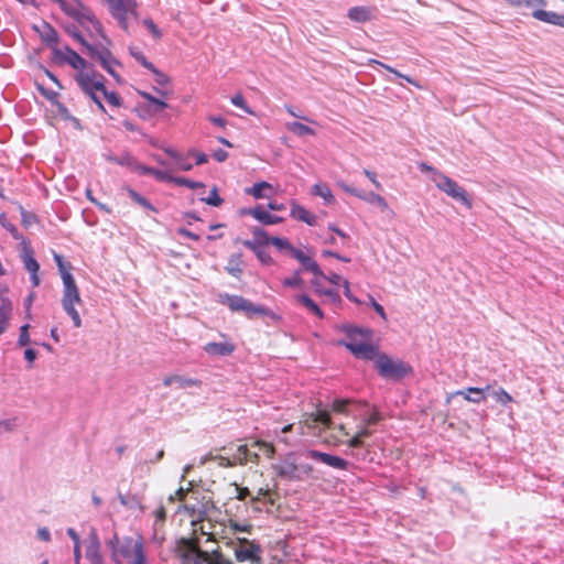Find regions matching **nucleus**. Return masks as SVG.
I'll return each mask as SVG.
<instances>
[{"label": "nucleus", "instance_id": "obj_25", "mask_svg": "<svg viewBox=\"0 0 564 564\" xmlns=\"http://www.w3.org/2000/svg\"><path fill=\"white\" fill-rule=\"evenodd\" d=\"M311 193L314 196L321 197L326 205L335 204V196L325 183H315L311 188Z\"/></svg>", "mask_w": 564, "mask_h": 564}, {"label": "nucleus", "instance_id": "obj_18", "mask_svg": "<svg viewBox=\"0 0 564 564\" xmlns=\"http://www.w3.org/2000/svg\"><path fill=\"white\" fill-rule=\"evenodd\" d=\"M54 52L56 56L63 57L75 69H78L79 72L85 70L86 62L75 51L66 46L64 51L54 48Z\"/></svg>", "mask_w": 564, "mask_h": 564}, {"label": "nucleus", "instance_id": "obj_37", "mask_svg": "<svg viewBox=\"0 0 564 564\" xmlns=\"http://www.w3.org/2000/svg\"><path fill=\"white\" fill-rule=\"evenodd\" d=\"M170 178L171 180L167 181L169 183H173L180 186H186L193 189L205 186L202 182L192 181L185 177L173 176L172 174H170Z\"/></svg>", "mask_w": 564, "mask_h": 564}, {"label": "nucleus", "instance_id": "obj_9", "mask_svg": "<svg viewBox=\"0 0 564 564\" xmlns=\"http://www.w3.org/2000/svg\"><path fill=\"white\" fill-rule=\"evenodd\" d=\"M113 19L124 31H128L131 21L138 19V3L135 0H106Z\"/></svg>", "mask_w": 564, "mask_h": 564}, {"label": "nucleus", "instance_id": "obj_3", "mask_svg": "<svg viewBox=\"0 0 564 564\" xmlns=\"http://www.w3.org/2000/svg\"><path fill=\"white\" fill-rule=\"evenodd\" d=\"M343 332L347 335V339L339 341V345L345 346L356 358L375 359L378 348L372 345V332L369 328L347 325L343 327Z\"/></svg>", "mask_w": 564, "mask_h": 564}, {"label": "nucleus", "instance_id": "obj_2", "mask_svg": "<svg viewBox=\"0 0 564 564\" xmlns=\"http://www.w3.org/2000/svg\"><path fill=\"white\" fill-rule=\"evenodd\" d=\"M53 258L56 262L62 283H63V293H62V307L65 313L70 317L74 327L80 328L83 326V321L77 310V305L82 304V297L79 294V289L76 284V281L73 274L69 271V268L63 260V257L56 252L53 253Z\"/></svg>", "mask_w": 564, "mask_h": 564}, {"label": "nucleus", "instance_id": "obj_17", "mask_svg": "<svg viewBox=\"0 0 564 564\" xmlns=\"http://www.w3.org/2000/svg\"><path fill=\"white\" fill-rule=\"evenodd\" d=\"M290 216L292 218L303 221L308 226H315L317 224V217L300 205L295 199L290 200Z\"/></svg>", "mask_w": 564, "mask_h": 564}, {"label": "nucleus", "instance_id": "obj_49", "mask_svg": "<svg viewBox=\"0 0 564 564\" xmlns=\"http://www.w3.org/2000/svg\"><path fill=\"white\" fill-rule=\"evenodd\" d=\"M230 101L234 106L242 109L245 112L249 115L253 113L241 94H236L235 96H232Z\"/></svg>", "mask_w": 564, "mask_h": 564}, {"label": "nucleus", "instance_id": "obj_4", "mask_svg": "<svg viewBox=\"0 0 564 564\" xmlns=\"http://www.w3.org/2000/svg\"><path fill=\"white\" fill-rule=\"evenodd\" d=\"M176 554L182 564H234L220 552L212 553L202 551L193 540L182 539L176 545Z\"/></svg>", "mask_w": 564, "mask_h": 564}, {"label": "nucleus", "instance_id": "obj_28", "mask_svg": "<svg viewBox=\"0 0 564 564\" xmlns=\"http://www.w3.org/2000/svg\"><path fill=\"white\" fill-rule=\"evenodd\" d=\"M292 256L308 271L312 273H319V265L311 257L306 256L299 249H292Z\"/></svg>", "mask_w": 564, "mask_h": 564}, {"label": "nucleus", "instance_id": "obj_63", "mask_svg": "<svg viewBox=\"0 0 564 564\" xmlns=\"http://www.w3.org/2000/svg\"><path fill=\"white\" fill-rule=\"evenodd\" d=\"M364 174L366 177L376 186V188L381 189L382 185L377 178V174L370 170H364Z\"/></svg>", "mask_w": 564, "mask_h": 564}, {"label": "nucleus", "instance_id": "obj_16", "mask_svg": "<svg viewBox=\"0 0 564 564\" xmlns=\"http://www.w3.org/2000/svg\"><path fill=\"white\" fill-rule=\"evenodd\" d=\"M543 8L544 7H532V17L540 22L564 29V14L555 11H546Z\"/></svg>", "mask_w": 564, "mask_h": 564}, {"label": "nucleus", "instance_id": "obj_26", "mask_svg": "<svg viewBox=\"0 0 564 564\" xmlns=\"http://www.w3.org/2000/svg\"><path fill=\"white\" fill-rule=\"evenodd\" d=\"M219 302L227 305L231 312H242L246 299L240 295L220 294Z\"/></svg>", "mask_w": 564, "mask_h": 564}, {"label": "nucleus", "instance_id": "obj_21", "mask_svg": "<svg viewBox=\"0 0 564 564\" xmlns=\"http://www.w3.org/2000/svg\"><path fill=\"white\" fill-rule=\"evenodd\" d=\"M13 305L8 296H2V303L0 304V335L3 334L12 316Z\"/></svg>", "mask_w": 564, "mask_h": 564}, {"label": "nucleus", "instance_id": "obj_53", "mask_svg": "<svg viewBox=\"0 0 564 564\" xmlns=\"http://www.w3.org/2000/svg\"><path fill=\"white\" fill-rule=\"evenodd\" d=\"M29 328H30V325L29 324H23L21 327H20V335H19V338H18V345L19 346H25L30 343V335H29Z\"/></svg>", "mask_w": 564, "mask_h": 564}, {"label": "nucleus", "instance_id": "obj_46", "mask_svg": "<svg viewBox=\"0 0 564 564\" xmlns=\"http://www.w3.org/2000/svg\"><path fill=\"white\" fill-rule=\"evenodd\" d=\"M282 284L285 288H302L303 286V279L300 275L299 271H295L291 276L285 278L282 281Z\"/></svg>", "mask_w": 564, "mask_h": 564}, {"label": "nucleus", "instance_id": "obj_34", "mask_svg": "<svg viewBox=\"0 0 564 564\" xmlns=\"http://www.w3.org/2000/svg\"><path fill=\"white\" fill-rule=\"evenodd\" d=\"M359 199H362L369 204H375L381 208V210H389V205L387 200L379 194L375 192L364 193L361 192V196H359Z\"/></svg>", "mask_w": 564, "mask_h": 564}, {"label": "nucleus", "instance_id": "obj_50", "mask_svg": "<svg viewBox=\"0 0 564 564\" xmlns=\"http://www.w3.org/2000/svg\"><path fill=\"white\" fill-rule=\"evenodd\" d=\"M17 426V419L14 417L0 421V435L13 432Z\"/></svg>", "mask_w": 564, "mask_h": 564}, {"label": "nucleus", "instance_id": "obj_13", "mask_svg": "<svg viewBox=\"0 0 564 564\" xmlns=\"http://www.w3.org/2000/svg\"><path fill=\"white\" fill-rule=\"evenodd\" d=\"M91 52V56L96 58L102 68L110 75L117 83H122L121 77L117 74L115 67L119 65V62L112 56L107 48H94L88 47Z\"/></svg>", "mask_w": 564, "mask_h": 564}, {"label": "nucleus", "instance_id": "obj_1", "mask_svg": "<svg viewBox=\"0 0 564 564\" xmlns=\"http://www.w3.org/2000/svg\"><path fill=\"white\" fill-rule=\"evenodd\" d=\"M106 544L115 564H150L143 541L140 536L119 538L118 534L115 533Z\"/></svg>", "mask_w": 564, "mask_h": 564}, {"label": "nucleus", "instance_id": "obj_48", "mask_svg": "<svg viewBox=\"0 0 564 564\" xmlns=\"http://www.w3.org/2000/svg\"><path fill=\"white\" fill-rule=\"evenodd\" d=\"M149 70L153 74L154 82L156 83L158 86L165 87L170 84V77L162 73L160 69H158L155 66H153V68Z\"/></svg>", "mask_w": 564, "mask_h": 564}, {"label": "nucleus", "instance_id": "obj_64", "mask_svg": "<svg viewBox=\"0 0 564 564\" xmlns=\"http://www.w3.org/2000/svg\"><path fill=\"white\" fill-rule=\"evenodd\" d=\"M118 499L123 507L133 508L137 505V500L134 498L129 499L127 496L120 492L118 494Z\"/></svg>", "mask_w": 564, "mask_h": 564}, {"label": "nucleus", "instance_id": "obj_51", "mask_svg": "<svg viewBox=\"0 0 564 564\" xmlns=\"http://www.w3.org/2000/svg\"><path fill=\"white\" fill-rule=\"evenodd\" d=\"M268 241L271 245H273L274 247H276L279 250L286 249L292 252V249H294L285 238L272 237V238L268 239Z\"/></svg>", "mask_w": 564, "mask_h": 564}, {"label": "nucleus", "instance_id": "obj_36", "mask_svg": "<svg viewBox=\"0 0 564 564\" xmlns=\"http://www.w3.org/2000/svg\"><path fill=\"white\" fill-rule=\"evenodd\" d=\"M129 53L140 65H142L148 70L153 68L154 65L145 57L143 52L138 47H129Z\"/></svg>", "mask_w": 564, "mask_h": 564}, {"label": "nucleus", "instance_id": "obj_31", "mask_svg": "<svg viewBox=\"0 0 564 564\" xmlns=\"http://www.w3.org/2000/svg\"><path fill=\"white\" fill-rule=\"evenodd\" d=\"M285 128L297 137L315 135L313 128L299 121L286 122Z\"/></svg>", "mask_w": 564, "mask_h": 564}, {"label": "nucleus", "instance_id": "obj_59", "mask_svg": "<svg viewBox=\"0 0 564 564\" xmlns=\"http://www.w3.org/2000/svg\"><path fill=\"white\" fill-rule=\"evenodd\" d=\"M370 306L377 312V314L383 319L387 321V314L381 304H379L373 297H369Z\"/></svg>", "mask_w": 564, "mask_h": 564}, {"label": "nucleus", "instance_id": "obj_41", "mask_svg": "<svg viewBox=\"0 0 564 564\" xmlns=\"http://www.w3.org/2000/svg\"><path fill=\"white\" fill-rule=\"evenodd\" d=\"M240 258L241 256L239 253L234 254L230 258L228 265L226 267L227 272L232 276H239V274L241 273V269L239 267Z\"/></svg>", "mask_w": 564, "mask_h": 564}, {"label": "nucleus", "instance_id": "obj_10", "mask_svg": "<svg viewBox=\"0 0 564 564\" xmlns=\"http://www.w3.org/2000/svg\"><path fill=\"white\" fill-rule=\"evenodd\" d=\"M237 542L238 543L234 549V553L238 562H247L249 564L261 563L262 549L260 544L253 540H248L245 538H238Z\"/></svg>", "mask_w": 564, "mask_h": 564}, {"label": "nucleus", "instance_id": "obj_30", "mask_svg": "<svg viewBox=\"0 0 564 564\" xmlns=\"http://www.w3.org/2000/svg\"><path fill=\"white\" fill-rule=\"evenodd\" d=\"M294 300L302 304L306 310H308L314 315L318 316L319 318L324 317V314L319 306L306 294H296L294 295Z\"/></svg>", "mask_w": 564, "mask_h": 564}, {"label": "nucleus", "instance_id": "obj_45", "mask_svg": "<svg viewBox=\"0 0 564 564\" xmlns=\"http://www.w3.org/2000/svg\"><path fill=\"white\" fill-rule=\"evenodd\" d=\"M313 279L311 281V285L316 294H318L324 289V281H326V274L319 269V273H313Z\"/></svg>", "mask_w": 564, "mask_h": 564}, {"label": "nucleus", "instance_id": "obj_19", "mask_svg": "<svg viewBox=\"0 0 564 564\" xmlns=\"http://www.w3.org/2000/svg\"><path fill=\"white\" fill-rule=\"evenodd\" d=\"M246 214L251 215L256 220L263 225H275L283 221V218L269 212L264 210L261 206H256L252 209L245 212Z\"/></svg>", "mask_w": 564, "mask_h": 564}, {"label": "nucleus", "instance_id": "obj_32", "mask_svg": "<svg viewBox=\"0 0 564 564\" xmlns=\"http://www.w3.org/2000/svg\"><path fill=\"white\" fill-rule=\"evenodd\" d=\"M251 457L257 458L258 454H251L246 445H239L236 452L232 454L231 459L234 465L236 464H245L251 460Z\"/></svg>", "mask_w": 564, "mask_h": 564}, {"label": "nucleus", "instance_id": "obj_56", "mask_svg": "<svg viewBox=\"0 0 564 564\" xmlns=\"http://www.w3.org/2000/svg\"><path fill=\"white\" fill-rule=\"evenodd\" d=\"M349 402L350 401L347 399L335 400L332 404V410L338 413H346V408L349 404Z\"/></svg>", "mask_w": 564, "mask_h": 564}, {"label": "nucleus", "instance_id": "obj_6", "mask_svg": "<svg viewBox=\"0 0 564 564\" xmlns=\"http://www.w3.org/2000/svg\"><path fill=\"white\" fill-rule=\"evenodd\" d=\"M75 79L84 94L88 96L100 110L105 111L100 97L105 87L104 77L95 72L82 70L77 73Z\"/></svg>", "mask_w": 564, "mask_h": 564}, {"label": "nucleus", "instance_id": "obj_58", "mask_svg": "<svg viewBox=\"0 0 564 564\" xmlns=\"http://www.w3.org/2000/svg\"><path fill=\"white\" fill-rule=\"evenodd\" d=\"M175 381L182 388L199 386V381L196 379H192V378L175 377Z\"/></svg>", "mask_w": 564, "mask_h": 564}, {"label": "nucleus", "instance_id": "obj_20", "mask_svg": "<svg viewBox=\"0 0 564 564\" xmlns=\"http://www.w3.org/2000/svg\"><path fill=\"white\" fill-rule=\"evenodd\" d=\"M235 345L230 341L223 343H207L204 346V351L209 356H229L234 352Z\"/></svg>", "mask_w": 564, "mask_h": 564}, {"label": "nucleus", "instance_id": "obj_39", "mask_svg": "<svg viewBox=\"0 0 564 564\" xmlns=\"http://www.w3.org/2000/svg\"><path fill=\"white\" fill-rule=\"evenodd\" d=\"M101 101L105 99L112 107L121 106V98L115 91H108L106 87H104V91L100 94Z\"/></svg>", "mask_w": 564, "mask_h": 564}, {"label": "nucleus", "instance_id": "obj_47", "mask_svg": "<svg viewBox=\"0 0 564 564\" xmlns=\"http://www.w3.org/2000/svg\"><path fill=\"white\" fill-rule=\"evenodd\" d=\"M202 200L205 204L215 206V207L220 206L223 204V199L219 197L218 189L216 186H214L210 189L209 195L207 197L202 198Z\"/></svg>", "mask_w": 564, "mask_h": 564}, {"label": "nucleus", "instance_id": "obj_55", "mask_svg": "<svg viewBox=\"0 0 564 564\" xmlns=\"http://www.w3.org/2000/svg\"><path fill=\"white\" fill-rule=\"evenodd\" d=\"M252 525L248 523H239L237 521L230 520L229 521V529H231L235 532H250Z\"/></svg>", "mask_w": 564, "mask_h": 564}, {"label": "nucleus", "instance_id": "obj_62", "mask_svg": "<svg viewBox=\"0 0 564 564\" xmlns=\"http://www.w3.org/2000/svg\"><path fill=\"white\" fill-rule=\"evenodd\" d=\"M337 185L346 193L350 194V195H354L356 197L359 198V196H361V191L344 183V182H338Z\"/></svg>", "mask_w": 564, "mask_h": 564}, {"label": "nucleus", "instance_id": "obj_24", "mask_svg": "<svg viewBox=\"0 0 564 564\" xmlns=\"http://www.w3.org/2000/svg\"><path fill=\"white\" fill-rule=\"evenodd\" d=\"M134 171L139 172L140 174L151 175L155 180L161 181V182H167L169 180H171L170 178V174L171 173L169 171H163V170H158V169L149 167V166L143 165L141 163H135L134 164Z\"/></svg>", "mask_w": 564, "mask_h": 564}, {"label": "nucleus", "instance_id": "obj_44", "mask_svg": "<svg viewBox=\"0 0 564 564\" xmlns=\"http://www.w3.org/2000/svg\"><path fill=\"white\" fill-rule=\"evenodd\" d=\"M0 225H1L4 229H7V230L12 235V237H13L14 239H21V240L23 239V238L20 236V234H19V231H18L17 227H15L13 224H11V223L7 219V216H6V214H4V213H1V214H0Z\"/></svg>", "mask_w": 564, "mask_h": 564}, {"label": "nucleus", "instance_id": "obj_15", "mask_svg": "<svg viewBox=\"0 0 564 564\" xmlns=\"http://www.w3.org/2000/svg\"><path fill=\"white\" fill-rule=\"evenodd\" d=\"M489 386L486 388H478V387H468L464 390H458L452 393H448L446 397V404H449L452 400L457 397L462 395L466 401L471 403H480L486 399V391L489 390Z\"/></svg>", "mask_w": 564, "mask_h": 564}, {"label": "nucleus", "instance_id": "obj_42", "mask_svg": "<svg viewBox=\"0 0 564 564\" xmlns=\"http://www.w3.org/2000/svg\"><path fill=\"white\" fill-rule=\"evenodd\" d=\"M492 398L501 403L502 405H507L513 401L511 394H509L503 388H499L491 393Z\"/></svg>", "mask_w": 564, "mask_h": 564}, {"label": "nucleus", "instance_id": "obj_29", "mask_svg": "<svg viewBox=\"0 0 564 564\" xmlns=\"http://www.w3.org/2000/svg\"><path fill=\"white\" fill-rule=\"evenodd\" d=\"M35 30L39 32L40 36L46 44L55 45L57 43L56 31L46 22H42L40 25H36Z\"/></svg>", "mask_w": 564, "mask_h": 564}, {"label": "nucleus", "instance_id": "obj_8", "mask_svg": "<svg viewBox=\"0 0 564 564\" xmlns=\"http://www.w3.org/2000/svg\"><path fill=\"white\" fill-rule=\"evenodd\" d=\"M275 474L286 480L299 481L303 479V476H308L312 473L310 465H297L294 453H289L283 459L272 465Z\"/></svg>", "mask_w": 564, "mask_h": 564}, {"label": "nucleus", "instance_id": "obj_14", "mask_svg": "<svg viewBox=\"0 0 564 564\" xmlns=\"http://www.w3.org/2000/svg\"><path fill=\"white\" fill-rule=\"evenodd\" d=\"M305 455L314 460H318L329 467H333L335 469L345 470L348 467V462L343 459L339 456H335L332 454L323 453L315 449H307L305 452Z\"/></svg>", "mask_w": 564, "mask_h": 564}, {"label": "nucleus", "instance_id": "obj_22", "mask_svg": "<svg viewBox=\"0 0 564 564\" xmlns=\"http://www.w3.org/2000/svg\"><path fill=\"white\" fill-rule=\"evenodd\" d=\"M273 186L271 183L261 181L254 183L252 186L245 188L247 195L252 196L254 199H262L269 197V191H272Z\"/></svg>", "mask_w": 564, "mask_h": 564}, {"label": "nucleus", "instance_id": "obj_11", "mask_svg": "<svg viewBox=\"0 0 564 564\" xmlns=\"http://www.w3.org/2000/svg\"><path fill=\"white\" fill-rule=\"evenodd\" d=\"M330 425V415L328 411L323 409H317L314 413H305L300 421L302 434L305 433L304 429L314 433H321L322 431L329 429Z\"/></svg>", "mask_w": 564, "mask_h": 564}, {"label": "nucleus", "instance_id": "obj_7", "mask_svg": "<svg viewBox=\"0 0 564 564\" xmlns=\"http://www.w3.org/2000/svg\"><path fill=\"white\" fill-rule=\"evenodd\" d=\"M375 364L380 376L390 380H400L412 372L410 365L400 359H393L386 354L377 352Z\"/></svg>", "mask_w": 564, "mask_h": 564}, {"label": "nucleus", "instance_id": "obj_23", "mask_svg": "<svg viewBox=\"0 0 564 564\" xmlns=\"http://www.w3.org/2000/svg\"><path fill=\"white\" fill-rule=\"evenodd\" d=\"M86 560L89 564H105L100 553V544L96 536H93L86 547Z\"/></svg>", "mask_w": 564, "mask_h": 564}, {"label": "nucleus", "instance_id": "obj_40", "mask_svg": "<svg viewBox=\"0 0 564 564\" xmlns=\"http://www.w3.org/2000/svg\"><path fill=\"white\" fill-rule=\"evenodd\" d=\"M370 63H375V64H378L382 67H384L387 70H389L390 73L394 74L397 77L399 78H403L404 80H406L409 84H412L413 86L417 87V88H421V86L419 85L417 82H415L413 78H411L410 76L408 75H404V74H401L400 72H398L397 69L392 68L391 66L389 65H386L379 61H376V59H371Z\"/></svg>", "mask_w": 564, "mask_h": 564}, {"label": "nucleus", "instance_id": "obj_33", "mask_svg": "<svg viewBox=\"0 0 564 564\" xmlns=\"http://www.w3.org/2000/svg\"><path fill=\"white\" fill-rule=\"evenodd\" d=\"M242 312H245L248 317H252L256 315H262V316L271 315V311L268 307L254 304L248 300H246V304L243 306Z\"/></svg>", "mask_w": 564, "mask_h": 564}, {"label": "nucleus", "instance_id": "obj_60", "mask_svg": "<svg viewBox=\"0 0 564 564\" xmlns=\"http://www.w3.org/2000/svg\"><path fill=\"white\" fill-rule=\"evenodd\" d=\"M318 295L327 296L332 302L336 303L340 300L339 293L336 290L333 289H323Z\"/></svg>", "mask_w": 564, "mask_h": 564}, {"label": "nucleus", "instance_id": "obj_43", "mask_svg": "<svg viewBox=\"0 0 564 564\" xmlns=\"http://www.w3.org/2000/svg\"><path fill=\"white\" fill-rule=\"evenodd\" d=\"M129 196L139 205H141L142 207L151 210V212H156V208L147 199L144 198L143 196H141L139 193H137L133 189H129Z\"/></svg>", "mask_w": 564, "mask_h": 564}, {"label": "nucleus", "instance_id": "obj_54", "mask_svg": "<svg viewBox=\"0 0 564 564\" xmlns=\"http://www.w3.org/2000/svg\"><path fill=\"white\" fill-rule=\"evenodd\" d=\"M20 212L23 226L31 227L36 223V216L34 214L24 210L22 207H20Z\"/></svg>", "mask_w": 564, "mask_h": 564}, {"label": "nucleus", "instance_id": "obj_38", "mask_svg": "<svg viewBox=\"0 0 564 564\" xmlns=\"http://www.w3.org/2000/svg\"><path fill=\"white\" fill-rule=\"evenodd\" d=\"M139 95L148 102L152 104L154 106V110L156 111L167 107V104L163 99L156 98L147 91L141 90L139 91Z\"/></svg>", "mask_w": 564, "mask_h": 564}, {"label": "nucleus", "instance_id": "obj_61", "mask_svg": "<svg viewBox=\"0 0 564 564\" xmlns=\"http://www.w3.org/2000/svg\"><path fill=\"white\" fill-rule=\"evenodd\" d=\"M256 445L259 447V449L265 454L268 457H272L274 454V447L272 444L265 443V442H257Z\"/></svg>", "mask_w": 564, "mask_h": 564}, {"label": "nucleus", "instance_id": "obj_5", "mask_svg": "<svg viewBox=\"0 0 564 564\" xmlns=\"http://www.w3.org/2000/svg\"><path fill=\"white\" fill-rule=\"evenodd\" d=\"M419 169L421 172L430 174V181L433 182L437 189L445 193L454 200L460 203L466 208L470 209L473 207V200L467 191L456 181L448 177L441 171H437L434 167L427 165L426 163H421Z\"/></svg>", "mask_w": 564, "mask_h": 564}, {"label": "nucleus", "instance_id": "obj_27", "mask_svg": "<svg viewBox=\"0 0 564 564\" xmlns=\"http://www.w3.org/2000/svg\"><path fill=\"white\" fill-rule=\"evenodd\" d=\"M372 434L369 425L362 423L356 434L347 441V445L351 448L364 446V440Z\"/></svg>", "mask_w": 564, "mask_h": 564}, {"label": "nucleus", "instance_id": "obj_52", "mask_svg": "<svg viewBox=\"0 0 564 564\" xmlns=\"http://www.w3.org/2000/svg\"><path fill=\"white\" fill-rule=\"evenodd\" d=\"M142 23L154 39L160 40L162 37L161 30L154 24V22L151 19H144Z\"/></svg>", "mask_w": 564, "mask_h": 564}, {"label": "nucleus", "instance_id": "obj_57", "mask_svg": "<svg viewBox=\"0 0 564 564\" xmlns=\"http://www.w3.org/2000/svg\"><path fill=\"white\" fill-rule=\"evenodd\" d=\"M187 154L195 159L197 165L204 164L208 161V156L204 152L196 151L194 149L189 150Z\"/></svg>", "mask_w": 564, "mask_h": 564}, {"label": "nucleus", "instance_id": "obj_12", "mask_svg": "<svg viewBox=\"0 0 564 564\" xmlns=\"http://www.w3.org/2000/svg\"><path fill=\"white\" fill-rule=\"evenodd\" d=\"M21 259L23 261L25 270L30 273L32 285L34 288L40 284V264L34 258V253L30 246V242L25 239H22L21 241Z\"/></svg>", "mask_w": 564, "mask_h": 564}, {"label": "nucleus", "instance_id": "obj_35", "mask_svg": "<svg viewBox=\"0 0 564 564\" xmlns=\"http://www.w3.org/2000/svg\"><path fill=\"white\" fill-rule=\"evenodd\" d=\"M348 17L352 21L365 22L370 18V12L364 7H354L348 10Z\"/></svg>", "mask_w": 564, "mask_h": 564}]
</instances>
